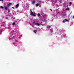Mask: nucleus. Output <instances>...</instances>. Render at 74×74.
Segmentation results:
<instances>
[{
	"instance_id": "nucleus-1",
	"label": "nucleus",
	"mask_w": 74,
	"mask_h": 74,
	"mask_svg": "<svg viewBox=\"0 0 74 74\" xmlns=\"http://www.w3.org/2000/svg\"><path fill=\"white\" fill-rule=\"evenodd\" d=\"M33 23L34 24V25H36V26H40V24L38 23H36V22H35V21H33Z\"/></svg>"
},
{
	"instance_id": "nucleus-2",
	"label": "nucleus",
	"mask_w": 74,
	"mask_h": 74,
	"mask_svg": "<svg viewBox=\"0 0 74 74\" xmlns=\"http://www.w3.org/2000/svg\"><path fill=\"white\" fill-rule=\"evenodd\" d=\"M30 11L31 12V13L30 14V15H33V14H34L33 12L31 10H30Z\"/></svg>"
},
{
	"instance_id": "nucleus-3",
	"label": "nucleus",
	"mask_w": 74,
	"mask_h": 74,
	"mask_svg": "<svg viewBox=\"0 0 74 74\" xmlns=\"http://www.w3.org/2000/svg\"><path fill=\"white\" fill-rule=\"evenodd\" d=\"M12 5V3H10L7 5V7Z\"/></svg>"
},
{
	"instance_id": "nucleus-4",
	"label": "nucleus",
	"mask_w": 74,
	"mask_h": 74,
	"mask_svg": "<svg viewBox=\"0 0 74 74\" xmlns=\"http://www.w3.org/2000/svg\"><path fill=\"white\" fill-rule=\"evenodd\" d=\"M5 9L6 10H8V7H5Z\"/></svg>"
},
{
	"instance_id": "nucleus-5",
	"label": "nucleus",
	"mask_w": 74,
	"mask_h": 74,
	"mask_svg": "<svg viewBox=\"0 0 74 74\" xmlns=\"http://www.w3.org/2000/svg\"><path fill=\"white\" fill-rule=\"evenodd\" d=\"M36 1H35V0H34L32 2V4H34V3H35V2Z\"/></svg>"
},
{
	"instance_id": "nucleus-6",
	"label": "nucleus",
	"mask_w": 74,
	"mask_h": 74,
	"mask_svg": "<svg viewBox=\"0 0 74 74\" xmlns=\"http://www.w3.org/2000/svg\"><path fill=\"white\" fill-rule=\"evenodd\" d=\"M16 8H18V7H19V4H17L16 5Z\"/></svg>"
},
{
	"instance_id": "nucleus-7",
	"label": "nucleus",
	"mask_w": 74,
	"mask_h": 74,
	"mask_svg": "<svg viewBox=\"0 0 74 74\" xmlns=\"http://www.w3.org/2000/svg\"><path fill=\"white\" fill-rule=\"evenodd\" d=\"M37 30H34L33 32L35 33H37Z\"/></svg>"
},
{
	"instance_id": "nucleus-8",
	"label": "nucleus",
	"mask_w": 74,
	"mask_h": 74,
	"mask_svg": "<svg viewBox=\"0 0 74 74\" xmlns=\"http://www.w3.org/2000/svg\"><path fill=\"white\" fill-rule=\"evenodd\" d=\"M8 13H9L10 12H11V11L9 9H8Z\"/></svg>"
},
{
	"instance_id": "nucleus-9",
	"label": "nucleus",
	"mask_w": 74,
	"mask_h": 74,
	"mask_svg": "<svg viewBox=\"0 0 74 74\" xmlns=\"http://www.w3.org/2000/svg\"><path fill=\"white\" fill-rule=\"evenodd\" d=\"M36 7H38V5H39V4L38 3L36 4Z\"/></svg>"
},
{
	"instance_id": "nucleus-10",
	"label": "nucleus",
	"mask_w": 74,
	"mask_h": 74,
	"mask_svg": "<svg viewBox=\"0 0 74 74\" xmlns=\"http://www.w3.org/2000/svg\"><path fill=\"white\" fill-rule=\"evenodd\" d=\"M12 25H15V22H14L13 23Z\"/></svg>"
},
{
	"instance_id": "nucleus-11",
	"label": "nucleus",
	"mask_w": 74,
	"mask_h": 74,
	"mask_svg": "<svg viewBox=\"0 0 74 74\" xmlns=\"http://www.w3.org/2000/svg\"><path fill=\"white\" fill-rule=\"evenodd\" d=\"M66 10H69V8H66Z\"/></svg>"
},
{
	"instance_id": "nucleus-12",
	"label": "nucleus",
	"mask_w": 74,
	"mask_h": 74,
	"mask_svg": "<svg viewBox=\"0 0 74 74\" xmlns=\"http://www.w3.org/2000/svg\"><path fill=\"white\" fill-rule=\"evenodd\" d=\"M40 13H38V16H40Z\"/></svg>"
},
{
	"instance_id": "nucleus-13",
	"label": "nucleus",
	"mask_w": 74,
	"mask_h": 74,
	"mask_svg": "<svg viewBox=\"0 0 74 74\" xmlns=\"http://www.w3.org/2000/svg\"><path fill=\"white\" fill-rule=\"evenodd\" d=\"M65 22H67V21H68V20H67V19H65Z\"/></svg>"
},
{
	"instance_id": "nucleus-14",
	"label": "nucleus",
	"mask_w": 74,
	"mask_h": 74,
	"mask_svg": "<svg viewBox=\"0 0 74 74\" xmlns=\"http://www.w3.org/2000/svg\"><path fill=\"white\" fill-rule=\"evenodd\" d=\"M72 4V2H70V3H69V4H70V5H71Z\"/></svg>"
},
{
	"instance_id": "nucleus-15",
	"label": "nucleus",
	"mask_w": 74,
	"mask_h": 74,
	"mask_svg": "<svg viewBox=\"0 0 74 74\" xmlns=\"http://www.w3.org/2000/svg\"><path fill=\"white\" fill-rule=\"evenodd\" d=\"M1 8H2V9L4 8V7L3 6H1Z\"/></svg>"
},
{
	"instance_id": "nucleus-16",
	"label": "nucleus",
	"mask_w": 74,
	"mask_h": 74,
	"mask_svg": "<svg viewBox=\"0 0 74 74\" xmlns=\"http://www.w3.org/2000/svg\"><path fill=\"white\" fill-rule=\"evenodd\" d=\"M34 16H36V14H33Z\"/></svg>"
},
{
	"instance_id": "nucleus-17",
	"label": "nucleus",
	"mask_w": 74,
	"mask_h": 74,
	"mask_svg": "<svg viewBox=\"0 0 74 74\" xmlns=\"http://www.w3.org/2000/svg\"><path fill=\"white\" fill-rule=\"evenodd\" d=\"M63 23H65V21H63Z\"/></svg>"
},
{
	"instance_id": "nucleus-18",
	"label": "nucleus",
	"mask_w": 74,
	"mask_h": 74,
	"mask_svg": "<svg viewBox=\"0 0 74 74\" xmlns=\"http://www.w3.org/2000/svg\"><path fill=\"white\" fill-rule=\"evenodd\" d=\"M12 8H13V9H15V8L14 7H12Z\"/></svg>"
},
{
	"instance_id": "nucleus-19",
	"label": "nucleus",
	"mask_w": 74,
	"mask_h": 74,
	"mask_svg": "<svg viewBox=\"0 0 74 74\" xmlns=\"http://www.w3.org/2000/svg\"><path fill=\"white\" fill-rule=\"evenodd\" d=\"M48 27H49V28H50V27H51V26H49Z\"/></svg>"
},
{
	"instance_id": "nucleus-20",
	"label": "nucleus",
	"mask_w": 74,
	"mask_h": 74,
	"mask_svg": "<svg viewBox=\"0 0 74 74\" xmlns=\"http://www.w3.org/2000/svg\"><path fill=\"white\" fill-rule=\"evenodd\" d=\"M50 10H51V11H52V9H50Z\"/></svg>"
},
{
	"instance_id": "nucleus-21",
	"label": "nucleus",
	"mask_w": 74,
	"mask_h": 74,
	"mask_svg": "<svg viewBox=\"0 0 74 74\" xmlns=\"http://www.w3.org/2000/svg\"><path fill=\"white\" fill-rule=\"evenodd\" d=\"M1 1H3V0H1Z\"/></svg>"
},
{
	"instance_id": "nucleus-22",
	"label": "nucleus",
	"mask_w": 74,
	"mask_h": 74,
	"mask_svg": "<svg viewBox=\"0 0 74 74\" xmlns=\"http://www.w3.org/2000/svg\"><path fill=\"white\" fill-rule=\"evenodd\" d=\"M1 33V31H0V33Z\"/></svg>"
}]
</instances>
